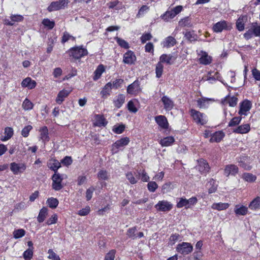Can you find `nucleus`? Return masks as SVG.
<instances>
[{
  "instance_id": "1",
  "label": "nucleus",
  "mask_w": 260,
  "mask_h": 260,
  "mask_svg": "<svg viewBox=\"0 0 260 260\" xmlns=\"http://www.w3.org/2000/svg\"><path fill=\"white\" fill-rule=\"evenodd\" d=\"M189 113L193 120L197 124L204 125L207 123L208 118L205 114L193 109L190 110Z\"/></svg>"
},
{
  "instance_id": "2",
  "label": "nucleus",
  "mask_w": 260,
  "mask_h": 260,
  "mask_svg": "<svg viewBox=\"0 0 260 260\" xmlns=\"http://www.w3.org/2000/svg\"><path fill=\"white\" fill-rule=\"evenodd\" d=\"M197 202L198 199L195 197H191L189 199H186L185 198H180L179 199V201L177 203L176 207L178 208H181L182 207H185V209L191 208L197 204Z\"/></svg>"
},
{
  "instance_id": "3",
  "label": "nucleus",
  "mask_w": 260,
  "mask_h": 260,
  "mask_svg": "<svg viewBox=\"0 0 260 260\" xmlns=\"http://www.w3.org/2000/svg\"><path fill=\"white\" fill-rule=\"evenodd\" d=\"M68 52L70 56L75 59H79L88 54L87 49L82 46L73 47L68 51Z\"/></svg>"
},
{
  "instance_id": "4",
  "label": "nucleus",
  "mask_w": 260,
  "mask_h": 260,
  "mask_svg": "<svg viewBox=\"0 0 260 260\" xmlns=\"http://www.w3.org/2000/svg\"><path fill=\"white\" fill-rule=\"evenodd\" d=\"M63 176L59 173H54L52 176V187L56 190H60L63 187L62 181L63 180Z\"/></svg>"
},
{
  "instance_id": "5",
  "label": "nucleus",
  "mask_w": 260,
  "mask_h": 260,
  "mask_svg": "<svg viewBox=\"0 0 260 260\" xmlns=\"http://www.w3.org/2000/svg\"><path fill=\"white\" fill-rule=\"evenodd\" d=\"M173 204L167 200L159 201L155 205V208L158 211L168 212L173 208Z\"/></svg>"
},
{
  "instance_id": "6",
  "label": "nucleus",
  "mask_w": 260,
  "mask_h": 260,
  "mask_svg": "<svg viewBox=\"0 0 260 260\" xmlns=\"http://www.w3.org/2000/svg\"><path fill=\"white\" fill-rule=\"evenodd\" d=\"M193 249V247L189 243L183 242L177 245V251L183 255H186L190 253Z\"/></svg>"
},
{
  "instance_id": "7",
  "label": "nucleus",
  "mask_w": 260,
  "mask_h": 260,
  "mask_svg": "<svg viewBox=\"0 0 260 260\" xmlns=\"http://www.w3.org/2000/svg\"><path fill=\"white\" fill-rule=\"evenodd\" d=\"M252 107L251 102L248 100H245L240 103V110L238 113L241 116L247 115V112L250 110Z\"/></svg>"
},
{
  "instance_id": "8",
  "label": "nucleus",
  "mask_w": 260,
  "mask_h": 260,
  "mask_svg": "<svg viewBox=\"0 0 260 260\" xmlns=\"http://www.w3.org/2000/svg\"><path fill=\"white\" fill-rule=\"evenodd\" d=\"M68 4V0H59L58 1L52 2L48 6L47 10L49 12L57 11L64 8Z\"/></svg>"
},
{
  "instance_id": "9",
  "label": "nucleus",
  "mask_w": 260,
  "mask_h": 260,
  "mask_svg": "<svg viewBox=\"0 0 260 260\" xmlns=\"http://www.w3.org/2000/svg\"><path fill=\"white\" fill-rule=\"evenodd\" d=\"M26 168V165L23 163L12 162L10 164V170L15 175L23 173Z\"/></svg>"
},
{
  "instance_id": "10",
  "label": "nucleus",
  "mask_w": 260,
  "mask_h": 260,
  "mask_svg": "<svg viewBox=\"0 0 260 260\" xmlns=\"http://www.w3.org/2000/svg\"><path fill=\"white\" fill-rule=\"evenodd\" d=\"M216 80L220 81V77L217 72H209L207 75L204 76L201 81H208L210 83H213Z\"/></svg>"
},
{
  "instance_id": "11",
  "label": "nucleus",
  "mask_w": 260,
  "mask_h": 260,
  "mask_svg": "<svg viewBox=\"0 0 260 260\" xmlns=\"http://www.w3.org/2000/svg\"><path fill=\"white\" fill-rule=\"evenodd\" d=\"M129 141L128 137H124L116 141L112 145V150L114 151L115 149H118L125 147L128 144Z\"/></svg>"
},
{
  "instance_id": "12",
  "label": "nucleus",
  "mask_w": 260,
  "mask_h": 260,
  "mask_svg": "<svg viewBox=\"0 0 260 260\" xmlns=\"http://www.w3.org/2000/svg\"><path fill=\"white\" fill-rule=\"evenodd\" d=\"M140 89L139 81L136 80L128 86L127 92L129 94H136L140 91Z\"/></svg>"
},
{
  "instance_id": "13",
  "label": "nucleus",
  "mask_w": 260,
  "mask_h": 260,
  "mask_svg": "<svg viewBox=\"0 0 260 260\" xmlns=\"http://www.w3.org/2000/svg\"><path fill=\"white\" fill-rule=\"evenodd\" d=\"M238 168L235 165H228L225 167L224 170V175L226 176L229 175H236L238 172Z\"/></svg>"
},
{
  "instance_id": "14",
  "label": "nucleus",
  "mask_w": 260,
  "mask_h": 260,
  "mask_svg": "<svg viewBox=\"0 0 260 260\" xmlns=\"http://www.w3.org/2000/svg\"><path fill=\"white\" fill-rule=\"evenodd\" d=\"M199 55L200 56L199 58L200 63L207 65L211 63L212 60V57L209 56L207 52L201 51L199 53Z\"/></svg>"
},
{
  "instance_id": "15",
  "label": "nucleus",
  "mask_w": 260,
  "mask_h": 260,
  "mask_svg": "<svg viewBox=\"0 0 260 260\" xmlns=\"http://www.w3.org/2000/svg\"><path fill=\"white\" fill-rule=\"evenodd\" d=\"M155 121L162 129H167L169 123L167 118L164 115H159L155 117Z\"/></svg>"
},
{
  "instance_id": "16",
  "label": "nucleus",
  "mask_w": 260,
  "mask_h": 260,
  "mask_svg": "<svg viewBox=\"0 0 260 260\" xmlns=\"http://www.w3.org/2000/svg\"><path fill=\"white\" fill-rule=\"evenodd\" d=\"M161 101L164 104L165 109L167 111L172 110L174 106V103L172 100L166 95L161 98Z\"/></svg>"
},
{
  "instance_id": "17",
  "label": "nucleus",
  "mask_w": 260,
  "mask_h": 260,
  "mask_svg": "<svg viewBox=\"0 0 260 260\" xmlns=\"http://www.w3.org/2000/svg\"><path fill=\"white\" fill-rule=\"evenodd\" d=\"M136 59V57L134 52L128 51L123 55V61L126 64H131L134 63Z\"/></svg>"
},
{
  "instance_id": "18",
  "label": "nucleus",
  "mask_w": 260,
  "mask_h": 260,
  "mask_svg": "<svg viewBox=\"0 0 260 260\" xmlns=\"http://www.w3.org/2000/svg\"><path fill=\"white\" fill-rule=\"evenodd\" d=\"M197 169L202 174H206L209 172L210 167L206 160L201 159L198 161Z\"/></svg>"
},
{
  "instance_id": "19",
  "label": "nucleus",
  "mask_w": 260,
  "mask_h": 260,
  "mask_svg": "<svg viewBox=\"0 0 260 260\" xmlns=\"http://www.w3.org/2000/svg\"><path fill=\"white\" fill-rule=\"evenodd\" d=\"M11 20L6 19L5 20V23L7 25L12 26L14 25L15 22L22 21L23 19V17L20 15H12Z\"/></svg>"
},
{
  "instance_id": "20",
  "label": "nucleus",
  "mask_w": 260,
  "mask_h": 260,
  "mask_svg": "<svg viewBox=\"0 0 260 260\" xmlns=\"http://www.w3.org/2000/svg\"><path fill=\"white\" fill-rule=\"evenodd\" d=\"M39 132L40 133V139L41 140L44 144L48 142L50 138L49 137L48 129L47 126H45L41 127Z\"/></svg>"
},
{
  "instance_id": "21",
  "label": "nucleus",
  "mask_w": 260,
  "mask_h": 260,
  "mask_svg": "<svg viewBox=\"0 0 260 260\" xmlns=\"http://www.w3.org/2000/svg\"><path fill=\"white\" fill-rule=\"evenodd\" d=\"M70 93V91L66 89H62L60 91L55 99L56 102L59 105L61 104L64 101V99L69 95Z\"/></svg>"
},
{
  "instance_id": "22",
  "label": "nucleus",
  "mask_w": 260,
  "mask_h": 260,
  "mask_svg": "<svg viewBox=\"0 0 260 260\" xmlns=\"http://www.w3.org/2000/svg\"><path fill=\"white\" fill-rule=\"evenodd\" d=\"M228 28L226 21L223 20L216 23L213 26V30L216 32H220L224 29Z\"/></svg>"
},
{
  "instance_id": "23",
  "label": "nucleus",
  "mask_w": 260,
  "mask_h": 260,
  "mask_svg": "<svg viewBox=\"0 0 260 260\" xmlns=\"http://www.w3.org/2000/svg\"><path fill=\"white\" fill-rule=\"evenodd\" d=\"M176 57L173 56L171 54H164L161 55L160 57V61L159 62H165L168 64H173L175 61Z\"/></svg>"
},
{
  "instance_id": "24",
  "label": "nucleus",
  "mask_w": 260,
  "mask_h": 260,
  "mask_svg": "<svg viewBox=\"0 0 260 260\" xmlns=\"http://www.w3.org/2000/svg\"><path fill=\"white\" fill-rule=\"evenodd\" d=\"M36 84V82L35 80H32L29 77L26 78L21 82V86L22 87H27L30 89L34 88Z\"/></svg>"
},
{
  "instance_id": "25",
  "label": "nucleus",
  "mask_w": 260,
  "mask_h": 260,
  "mask_svg": "<svg viewBox=\"0 0 260 260\" xmlns=\"http://www.w3.org/2000/svg\"><path fill=\"white\" fill-rule=\"evenodd\" d=\"M222 102L224 105L228 104L230 107H235L237 104L238 99L234 96H226Z\"/></svg>"
},
{
  "instance_id": "26",
  "label": "nucleus",
  "mask_w": 260,
  "mask_h": 260,
  "mask_svg": "<svg viewBox=\"0 0 260 260\" xmlns=\"http://www.w3.org/2000/svg\"><path fill=\"white\" fill-rule=\"evenodd\" d=\"M48 167L51 170L54 171V173H58L57 170L61 167V165L60 162L57 160L53 159L49 160V162L48 163Z\"/></svg>"
},
{
  "instance_id": "27",
  "label": "nucleus",
  "mask_w": 260,
  "mask_h": 260,
  "mask_svg": "<svg viewBox=\"0 0 260 260\" xmlns=\"http://www.w3.org/2000/svg\"><path fill=\"white\" fill-rule=\"evenodd\" d=\"M224 136V134L222 131L216 132L212 134L210 142L211 143L219 142L223 138Z\"/></svg>"
},
{
  "instance_id": "28",
  "label": "nucleus",
  "mask_w": 260,
  "mask_h": 260,
  "mask_svg": "<svg viewBox=\"0 0 260 260\" xmlns=\"http://www.w3.org/2000/svg\"><path fill=\"white\" fill-rule=\"evenodd\" d=\"M125 102V95L122 94H118L116 96L114 101L113 103L114 106L117 108H120Z\"/></svg>"
},
{
  "instance_id": "29",
  "label": "nucleus",
  "mask_w": 260,
  "mask_h": 260,
  "mask_svg": "<svg viewBox=\"0 0 260 260\" xmlns=\"http://www.w3.org/2000/svg\"><path fill=\"white\" fill-rule=\"evenodd\" d=\"M250 129V125L249 124H245L239 126L234 131V132L237 134H244L248 133Z\"/></svg>"
},
{
  "instance_id": "30",
  "label": "nucleus",
  "mask_w": 260,
  "mask_h": 260,
  "mask_svg": "<svg viewBox=\"0 0 260 260\" xmlns=\"http://www.w3.org/2000/svg\"><path fill=\"white\" fill-rule=\"evenodd\" d=\"M175 141L174 137L169 136L162 139L159 141V144L162 147H168L172 145Z\"/></svg>"
},
{
  "instance_id": "31",
  "label": "nucleus",
  "mask_w": 260,
  "mask_h": 260,
  "mask_svg": "<svg viewBox=\"0 0 260 260\" xmlns=\"http://www.w3.org/2000/svg\"><path fill=\"white\" fill-rule=\"evenodd\" d=\"M234 211L236 215H245L248 212V208L243 205H237L235 206Z\"/></svg>"
},
{
  "instance_id": "32",
  "label": "nucleus",
  "mask_w": 260,
  "mask_h": 260,
  "mask_svg": "<svg viewBox=\"0 0 260 260\" xmlns=\"http://www.w3.org/2000/svg\"><path fill=\"white\" fill-rule=\"evenodd\" d=\"M176 44V39L172 36H169L165 39L162 43V46L164 47L169 48L174 46Z\"/></svg>"
},
{
  "instance_id": "33",
  "label": "nucleus",
  "mask_w": 260,
  "mask_h": 260,
  "mask_svg": "<svg viewBox=\"0 0 260 260\" xmlns=\"http://www.w3.org/2000/svg\"><path fill=\"white\" fill-rule=\"evenodd\" d=\"M230 204L226 203H213L212 206V209L218 211L228 209Z\"/></svg>"
},
{
  "instance_id": "34",
  "label": "nucleus",
  "mask_w": 260,
  "mask_h": 260,
  "mask_svg": "<svg viewBox=\"0 0 260 260\" xmlns=\"http://www.w3.org/2000/svg\"><path fill=\"white\" fill-rule=\"evenodd\" d=\"M112 88V85L111 82H108L106 84L103 90L101 91V94L102 97L106 98L110 94L111 90Z\"/></svg>"
},
{
  "instance_id": "35",
  "label": "nucleus",
  "mask_w": 260,
  "mask_h": 260,
  "mask_svg": "<svg viewBox=\"0 0 260 260\" xmlns=\"http://www.w3.org/2000/svg\"><path fill=\"white\" fill-rule=\"evenodd\" d=\"M48 214V209L46 207L42 208L37 217V220L39 223L43 222L47 217Z\"/></svg>"
},
{
  "instance_id": "36",
  "label": "nucleus",
  "mask_w": 260,
  "mask_h": 260,
  "mask_svg": "<svg viewBox=\"0 0 260 260\" xmlns=\"http://www.w3.org/2000/svg\"><path fill=\"white\" fill-rule=\"evenodd\" d=\"M94 125L98 126H105L107 122L103 115H96L95 116Z\"/></svg>"
},
{
  "instance_id": "37",
  "label": "nucleus",
  "mask_w": 260,
  "mask_h": 260,
  "mask_svg": "<svg viewBox=\"0 0 260 260\" xmlns=\"http://www.w3.org/2000/svg\"><path fill=\"white\" fill-rule=\"evenodd\" d=\"M105 69L103 64L98 66L96 69L94 71V75L93 77L94 80H97L101 77L102 74L104 72Z\"/></svg>"
},
{
  "instance_id": "38",
  "label": "nucleus",
  "mask_w": 260,
  "mask_h": 260,
  "mask_svg": "<svg viewBox=\"0 0 260 260\" xmlns=\"http://www.w3.org/2000/svg\"><path fill=\"white\" fill-rule=\"evenodd\" d=\"M175 16L173 11L171 10L166 11L164 14L161 15L160 17L165 21L168 22L173 19Z\"/></svg>"
},
{
  "instance_id": "39",
  "label": "nucleus",
  "mask_w": 260,
  "mask_h": 260,
  "mask_svg": "<svg viewBox=\"0 0 260 260\" xmlns=\"http://www.w3.org/2000/svg\"><path fill=\"white\" fill-rule=\"evenodd\" d=\"M249 208L251 210H256L260 208V197H257L250 203Z\"/></svg>"
},
{
  "instance_id": "40",
  "label": "nucleus",
  "mask_w": 260,
  "mask_h": 260,
  "mask_svg": "<svg viewBox=\"0 0 260 260\" xmlns=\"http://www.w3.org/2000/svg\"><path fill=\"white\" fill-rule=\"evenodd\" d=\"M242 178L248 182H253L256 179V176L249 173H245L242 175Z\"/></svg>"
},
{
  "instance_id": "41",
  "label": "nucleus",
  "mask_w": 260,
  "mask_h": 260,
  "mask_svg": "<svg viewBox=\"0 0 260 260\" xmlns=\"http://www.w3.org/2000/svg\"><path fill=\"white\" fill-rule=\"evenodd\" d=\"M47 204L50 208L55 209L57 207L59 202L57 199L51 197L48 199Z\"/></svg>"
},
{
  "instance_id": "42",
  "label": "nucleus",
  "mask_w": 260,
  "mask_h": 260,
  "mask_svg": "<svg viewBox=\"0 0 260 260\" xmlns=\"http://www.w3.org/2000/svg\"><path fill=\"white\" fill-rule=\"evenodd\" d=\"M5 134L6 136L1 139L2 141H6L10 139L13 135V130L12 128L8 127L5 129Z\"/></svg>"
},
{
  "instance_id": "43",
  "label": "nucleus",
  "mask_w": 260,
  "mask_h": 260,
  "mask_svg": "<svg viewBox=\"0 0 260 260\" xmlns=\"http://www.w3.org/2000/svg\"><path fill=\"white\" fill-rule=\"evenodd\" d=\"M22 107L25 111L31 110L34 107V104L28 99L26 98L23 102Z\"/></svg>"
},
{
  "instance_id": "44",
  "label": "nucleus",
  "mask_w": 260,
  "mask_h": 260,
  "mask_svg": "<svg viewBox=\"0 0 260 260\" xmlns=\"http://www.w3.org/2000/svg\"><path fill=\"white\" fill-rule=\"evenodd\" d=\"M126 179L132 184L137 183L138 179L134 177V174L132 172H128L125 174Z\"/></svg>"
},
{
  "instance_id": "45",
  "label": "nucleus",
  "mask_w": 260,
  "mask_h": 260,
  "mask_svg": "<svg viewBox=\"0 0 260 260\" xmlns=\"http://www.w3.org/2000/svg\"><path fill=\"white\" fill-rule=\"evenodd\" d=\"M179 24L182 27L187 26L191 27L192 26L190 18L188 17L182 19L179 21Z\"/></svg>"
},
{
  "instance_id": "46",
  "label": "nucleus",
  "mask_w": 260,
  "mask_h": 260,
  "mask_svg": "<svg viewBox=\"0 0 260 260\" xmlns=\"http://www.w3.org/2000/svg\"><path fill=\"white\" fill-rule=\"evenodd\" d=\"M248 160V158L247 157H244L241 158V160L239 161L240 166L244 168L245 170H250L251 169V166L247 164Z\"/></svg>"
},
{
  "instance_id": "47",
  "label": "nucleus",
  "mask_w": 260,
  "mask_h": 260,
  "mask_svg": "<svg viewBox=\"0 0 260 260\" xmlns=\"http://www.w3.org/2000/svg\"><path fill=\"white\" fill-rule=\"evenodd\" d=\"M163 69L164 66L162 64V63L159 62H158L155 68L156 76L157 78H159L161 76Z\"/></svg>"
},
{
  "instance_id": "48",
  "label": "nucleus",
  "mask_w": 260,
  "mask_h": 260,
  "mask_svg": "<svg viewBox=\"0 0 260 260\" xmlns=\"http://www.w3.org/2000/svg\"><path fill=\"white\" fill-rule=\"evenodd\" d=\"M185 37L186 39L190 42L194 41L197 39V36L194 33L193 31H187L185 34Z\"/></svg>"
},
{
  "instance_id": "49",
  "label": "nucleus",
  "mask_w": 260,
  "mask_h": 260,
  "mask_svg": "<svg viewBox=\"0 0 260 260\" xmlns=\"http://www.w3.org/2000/svg\"><path fill=\"white\" fill-rule=\"evenodd\" d=\"M42 24L45 26L48 27V28L49 29H52L54 27V25H55L54 22L53 21L50 20L48 18H46V19H43V20L42 21Z\"/></svg>"
},
{
  "instance_id": "50",
  "label": "nucleus",
  "mask_w": 260,
  "mask_h": 260,
  "mask_svg": "<svg viewBox=\"0 0 260 260\" xmlns=\"http://www.w3.org/2000/svg\"><path fill=\"white\" fill-rule=\"evenodd\" d=\"M13 234L15 239H18L24 236L25 231L23 229H18L15 230Z\"/></svg>"
},
{
  "instance_id": "51",
  "label": "nucleus",
  "mask_w": 260,
  "mask_h": 260,
  "mask_svg": "<svg viewBox=\"0 0 260 260\" xmlns=\"http://www.w3.org/2000/svg\"><path fill=\"white\" fill-rule=\"evenodd\" d=\"M48 253L49 254L48 258L52 260H60L59 256L55 253L52 249H49L48 250Z\"/></svg>"
},
{
  "instance_id": "52",
  "label": "nucleus",
  "mask_w": 260,
  "mask_h": 260,
  "mask_svg": "<svg viewBox=\"0 0 260 260\" xmlns=\"http://www.w3.org/2000/svg\"><path fill=\"white\" fill-rule=\"evenodd\" d=\"M115 39L117 43L118 44V45L120 46L121 47H123L125 49H128L129 48L128 43L126 42L125 40L118 37L115 38Z\"/></svg>"
},
{
  "instance_id": "53",
  "label": "nucleus",
  "mask_w": 260,
  "mask_h": 260,
  "mask_svg": "<svg viewBox=\"0 0 260 260\" xmlns=\"http://www.w3.org/2000/svg\"><path fill=\"white\" fill-rule=\"evenodd\" d=\"M90 212V208L89 206H87L84 208H83L78 211V214L81 216H84L88 215Z\"/></svg>"
},
{
  "instance_id": "54",
  "label": "nucleus",
  "mask_w": 260,
  "mask_h": 260,
  "mask_svg": "<svg viewBox=\"0 0 260 260\" xmlns=\"http://www.w3.org/2000/svg\"><path fill=\"white\" fill-rule=\"evenodd\" d=\"M149 8V7L146 5H143L142 6L137 15V17H141L143 16L148 11Z\"/></svg>"
},
{
  "instance_id": "55",
  "label": "nucleus",
  "mask_w": 260,
  "mask_h": 260,
  "mask_svg": "<svg viewBox=\"0 0 260 260\" xmlns=\"http://www.w3.org/2000/svg\"><path fill=\"white\" fill-rule=\"evenodd\" d=\"M23 258L25 260H30L33 255V251L31 249H28L23 253Z\"/></svg>"
},
{
  "instance_id": "56",
  "label": "nucleus",
  "mask_w": 260,
  "mask_h": 260,
  "mask_svg": "<svg viewBox=\"0 0 260 260\" xmlns=\"http://www.w3.org/2000/svg\"><path fill=\"white\" fill-rule=\"evenodd\" d=\"M148 189L150 192H154L158 187L157 183L154 181H150L147 184Z\"/></svg>"
},
{
  "instance_id": "57",
  "label": "nucleus",
  "mask_w": 260,
  "mask_h": 260,
  "mask_svg": "<svg viewBox=\"0 0 260 260\" xmlns=\"http://www.w3.org/2000/svg\"><path fill=\"white\" fill-rule=\"evenodd\" d=\"M237 28L239 31H242L244 29V23L243 18H239L236 22Z\"/></svg>"
},
{
  "instance_id": "58",
  "label": "nucleus",
  "mask_w": 260,
  "mask_h": 260,
  "mask_svg": "<svg viewBox=\"0 0 260 260\" xmlns=\"http://www.w3.org/2000/svg\"><path fill=\"white\" fill-rule=\"evenodd\" d=\"M95 190L93 187H90L86 191V199L87 201L91 200L92 197V194Z\"/></svg>"
},
{
  "instance_id": "59",
  "label": "nucleus",
  "mask_w": 260,
  "mask_h": 260,
  "mask_svg": "<svg viewBox=\"0 0 260 260\" xmlns=\"http://www.w3.org/2000/svg\"><path fill=\"white\" fill-rule=\"evenodd\" d=\"M241 118L240 117H234L229 123V126H234L238 125L241 121Z\"/></svg>"
},
{
  "instance_id": "60",
  "label": "nucleus",
  "mask_w": 260,
  "mask_h": 260,
  "mask_svg": "<svg viewBox=\"0 0 260 260\" xmlns=\"http://www.w3.org/2000/svg\"><path fill=\"white\" fill-rule=\"evenodd\" d=\"M127 108L130 112L133 113H136L138 111L133 101H130L128 102L127 104Z\"/></svg>"
},
{
  "instance_id": "61",
  "label": "nucleus",
  "mask_w": 260,
  "mask_h": 260,
  "mask_svg": "<svg viewBox=\"0 0 260 260\" xmlns=\"http://www.w3.org/2000/svg\"><path fill=\"white\" fill-rule=\"evenodd\" d=\"M98 177L99 179L107 180L108 178V173L104 170H101L98 174Z\"/></svg>"
},
{
  "instance_id": "62",
  "label": "nucleus",
  "mask_w": 260,
  "mask_h": 260,
  "mask_svg": "<svg viewBox=\"0 0 260 260\" xmlns=\"http://www.w3.org/2000/svg\"><path fill=\"white\" fill-rule=\"evenodd\" d=\"M116 251L115 250H110L105 256L104 260H114L115 258Z\"/></svg>"
},
{
  "instance_id": "63",
  "label": "nucleus",
  "mask_w": 260,
  "mask_h": 260,
  "mask_svg": "<svg viewBox=\"0 0 260 260\" xmlns=\"http://www.w3.org/2000/svg\"><path fill=\"white\" fill-rule=\"evenodd\" d=\"M252 31L255 36H260V26L256 23L253 24L252 27Z\"/></svg>"
},
{
  "instance_id": "64",
  "label": "nucleus",
  "mask_w": 260,
  "mask_h": 260,
  "mask_svg": "<svg viewBox=\"0 0 260 260\" xmlns=\"http://www.w3.org/2000/svg\"><path fill=\"white\" fill-rule=\"evenodd\" d=\"M203 254L201 250H196L193 253V260H202Z\"/></svg>"
}]
</instances>
